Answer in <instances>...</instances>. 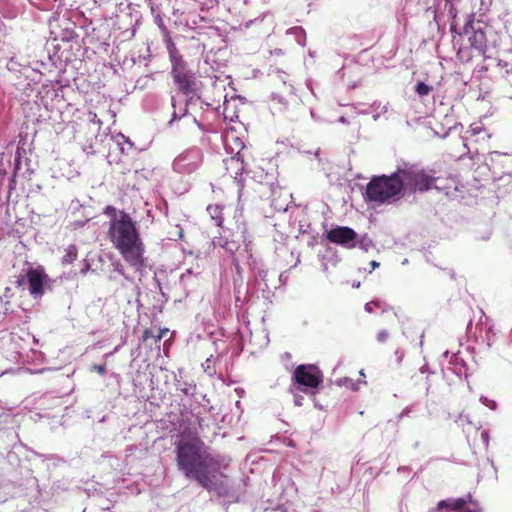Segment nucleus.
<instances>
[{"mask_svg": "<svg viewBox=\"0 0 512 512\" xmlns=\"http://www.w3.org/2000/svg\"><path fill=\"white\" fill-rule=\"evenodd\" d=\"M176 465L185 478L209 492L225 497L230 493L228 477L220 472L221 462L197 434L182 433L175 446Z\"/></svg>", "mask_w": 512, "mask_h": 512, "instance_id": "obj_1", "label": "nucleus"}, {"mask_svg": "<svg viewBox=\"0 0 512 512\" xmlns=\"http://www.w3.org/2000/svg\"><path fill=\"white\" fill-rule=\"evenodd\" d=\"M108 238L122 258L132 267L144 265V243L136 222L125 211H119L118 219L109 221Z\"/></svg>", "mask_w": 512, "mask_h": 512, "instance_id": "obj_2", "label": "nucleus"}, {"mask_svg": "<svg viewBox=\"0 0 512 512\" xmlns=\"http://www.w3.org/2000/svg\"><path fill=\"white\" fill-rule=\"evenodd\" d=\"M403 191V179L398 170L391 175L374 176L367 184L364 197L368 202L388 203L399 198Z\"/></svg>", "mask_w": 512, "mask_h": 512, "instance_id": "obj_3", "label": "nucleus"}, {"mask_svg": "<svg viewBox=\"0 0 512 512\" xmlns=\"http://www.w3.org/2000/svg\"><path fill=\"white\" fill-rule=\"evenodd\" d=\"M403 179V190L407 188L411 192H426L432 188L439 189L435 184L439 179L433 169H423L417 165L404 164L398 168Z\"/></svg>", "mask_w": 512, "mask_h": 512, "instance_id": "obj_4", "label": "nucleus"}, {"mask_svg": "<svg viewBox=\"0 0 512 512\" xmlns=\"http://www.w3.org/2000/svg\"><path fill=\"white\" fill-rule=\"evenodd\" d=\"M292 381L298 384V390L307 393L309 390L317 389L323 382V373L312 364L298 365L292 375Z\"/></svg>", "mask_w": 512, "mask_h": 512, "instance_id": "obj_5", "label": "nucleus"}, {"mask_svg": "<svg viewBox=\"0 0 512 512\" xmlns=\"http://www.w3.org/2000/svg\"><path fill=\"white\" fill-rule=\"evenodd\" d=\"M326 238L333 244L350 249L355 247L357 233L350 227L337 226L327 232Z\"/></svg>", "mask_w": 512, "mask_h": 512, "instance_id": "obj_6", "label": "nucleus"}, {"mask_svg": "<svg viewBox=\"0 0 512 512\" xmlns=\"http://www.w3.org/2000/svg\"><path fill=\"white\" fill-rule=\"evenodd\" d=\"M172 75L175 83L184 94H189L192 92L194 77L192 73L187 69V65L172 69Z\"/></svg>", "mask_w": 512, "mask_h": 512, "instance_id": "obj_7", "label": "nucleus"}, {"mask_svg": "<svg viewBox=\"0 0 512 512\" xmlns=\"http://www.w3.org/2000/svg\"><path fill=\"white\" fill-rule=\"evenodd\" d=\"M47 276L38 269H29L27 272V280L29 283V291L31 295L41 296L44 293V281Z\"/></svg>", "mask_w": 512, "mask_h": 512, "instance_id": "obj_8", "label": "nucleus"}, {"mask_svg": "<svg viewBox=\"0 0 512 512\" xmlns=\"http://www.w3.org/2000/svg\"><path fill=\"white\" fill-rule=\"evenodd\" d=\"M224 165L227 174L232 178H237L242 175L245 169L244 161L240 157L239 153L234 156L228 157L224 160Z\"/></svg>", "mask_w": 512, "mask_h": 512, "instance_id": "obj_9", "label": "nucleus"}, {"mask_svg": "<svg viewBox=\"0 0 512 512\" xmlns=\"http://www.w3.org/2000/svg\"><path fill=\"white\" fill-rule=\"evenodd\" d=\"M469 43L471 48L477 51L478 55H483L487 47V38L485 32L481 29L473 30L469 36Z\"/></svg>", "mask_w": 512, "mask_h": 512, "instance_id": "obj_10", "label": "nucleus"}, {"mask_svg": "<svg viewBox=\"0 0 512 512\" xmlns=\"http://www.w3.org/2000/svg\"><path fill=\"white\" fill-rule=\"evenodd\" d=\"M466 133L471 137L480 136L476 141L489 140L492 137L481 121L471 123Z\"/></svg>", "mask_w": 512, "mask_h": 512, "instance_id": "obj_11", "label": "nucleus"}, {"mask_svg": "<svg viewBox=\"0 0 512 512\" xmlns=\"http://www.w3.org/2000/svg\"><path fill=\"white\" fill-rule=\"evenodd\" d=\"M167 50L172 64V69L180 68L186 65L182 55L171 39H169L167 42Z\"/></svg>", "mask_w": 512, "mask_h": 512, "instance_id": "obj_12", "label": "nucleus"}, {"mask_svg": "<svg viewBox=\"0 0 512 512\" xmlns=\"http://www.w3.org/2000/svg\"><path fill=\"white\" fill-rule=\"evenodd\" d=\"M207 211L211 218L215 220L216 225L222 227L224 222L223 207L220 206L219 204H210L207 207Z\"/></svg>", "mask_w": 512, "mask_h": 512, "instance_id": "obj_13", "label": "nucleus"}, {"mask_svg": "<svg viewBox=\"0 0 512 512\" xmlns=\"http://www.w3.org/2000/svg\"><path fill=\"white\" fill-rule=\"evenodd\" d=\"M77 257H78L77 246L75 244H71L65 250V254L62 258V264H71L77 259Z\"/></svg>", "mask_w": 512, "mask_h": 512, "instance_id": "obj_14", "label": "nucleus"}, {"mask_svg": "<svg viewBox=\"0 0 512 512\" xmlns=\"http://www.w3.org/2000/svg\"><path fill=\"white\" fill-rule=\"evenodd\" d=\"M432 88L424 82H418L415 86V91L420 96H427L431 92Z\"/></svg>", "mask_w": 512, "mask_h": 512, "instance_id": "obj_15", "label": "nucleus"}, {"mask_svg": "<svg viewBox=\"0 0 512 512\" xmlns=\"http://www.w3.org/2000/svg\"><path fill=\"white\" fill-rule=\"evenodd\" d=\"M103 213L110 218V221H113L114 219H118V217H119V212L112 205L106 206L104 208Z\"/></svg>", "mask_w": 512, "mask_h": 512, "instance_id": "obj_16", "label": "nucleus"}, {"mask_svg": "<svg viewBox=\"0 0 512 512\" xmlns=\"http://www.w3.org/2000/svg\"><path fill=\"white\" fill-rule=\"evenodd\" d=\"M467 501L464 498L451 500V510L458 511L464 509Z\"/></svg>", "mask_w": 512, "mask_h": 512, "instance_id": "obj_17", "label": "nucleus"}, {"mask_svg": "<svg viewBox=\"0 0 512 512\" xmlns=\"http://www.w3.org/2000/svg\"><path fill=\"white\" fill-rule=\"evenodd\" d=\"M390 335L387 330H381L377 333L376 339L379 343H386L389 339Z\"/></svg>", "mask_w": 512, "mask_h": 512, "instance_id": "obj_18", "label": "nucleus"}, {"mask_svg": "<svg viewBox=\"0 0 512 512\" xmlns=\"http://www.w3.org/2000/svg\"><path fill=\"white\" fill-rule=\"evenodd\" d=\"M457 57L461 60V61H468L472 58V55L470 54H466L465 50L463 48H460L457 52Z\"/></svg>", "mask_w": 512, "mask_h": 512, "instance_id": "obj_19", "label": "nucleus"}, {"mask_svg": "<svg viewBox=\"0 0 512 512\" xmlns=\"http://www.w3.org/2000/svg\"><path fill=\"white\" fill-rule=\"evenodd\" d=\"M88 116H89V120H90L92 123H94V124L98 125V127H101V125H102V121L98 118V116H97V114H96L95 112L90 111V112L88 113Z\"/></svg>", "mask_w": 512, "mask_h": 512, "instance_id": "obj_20", "label": "nucleus"}, {"mask_svg": "<svg viewBox=\"0 0 512 512\" xmlns=\"http://www.w3.org/2000/svg\"><path fill=\"white\" fill-rule=\"evenodd\" d=\"M194 161V167H197L202 162V155L199 151L190 152Z\"/></svg>", "mask_w": 512, "mask_h": 512, "instance_id": "obj_21", "label": "nucleus"}, {"mask_svg": "<svg viewBox=\"0 0 512 512\" xmlns=\"http://www.w3.org/2000/svg\"><path fill=\"white\" fill-rule=\"evenodd\" d=\"M195 389L196 387L195 386H189V387H184V388H181V392L187 396H193L194 393H195Z\"/></svg>", "mask_w": 512, "mask_h": 512, "instance_id": "obj_22", "label": "nucleus"}, {"mask_svg": "<svg viewBox=\"0 0 512 512\" xmlns=\"http://www.w3.org/2000/svg\"><path fill=\"white\" fill-rule=\"evenodd\" d=\"M439 509H448L451 510V500H442L438 503Z\"/></svg>", "mask_w": 512, "mask_h": 512, "instance_id": "obj_23", "label": "nucleus"}, {"mask_svg": "<svg viewBox=\"0 0 512 512\" xmlns=\"http://www.w3.org/2000/svg\"><path fill=\"white\" fill-rule=\"evenodd\" d=\"M168 331L169 330L167 328L160 329L159 334L157 336H155V342L156 343L160 342L166 336Z\"/></svg>", "mask_w": 512, "mask_h": 512, "instance_id": "obj_24", "label": "nucleus"}, {"mask_svg": "<svg viewBox=\"0 0 512 512\" xmlns=\"http://www.w3.org/2000/svg\"><path fill=\"white\" fill-rule=\"evenodd\" d=\"M151 337H153L152 331L150 329H145L143 331V334H142V337H141V341L142 342H146Z\"/></svg>", "mask_w": 512, "mask_h": 512, "instance_id": "obj_25", "label": "nucleus"}, {"mask_svg": "<svg viewBox=\"0 0 512 512\" xmlns=\"http://www.w3.org/2000/svg\"><path fill=\"white\" fill-rule=\"evenodd\" d=\"M377 307L378 306V302H368L365 304V310L368 312V313H372L374 311V307Z\"/></svg>", "mask_w": 512, "mask_h": 512, "instance_id": "obj_26", "label": "nucleus"}, {"mask_svg": "<svg viewBox=\"0 0 512 512\" xmlns=\"http://www.w3.org/2000/svg\"><path fill=\"white\" fill-rule=\"evenodd\" d=\"M92 369L100 375H104L106 373V368L104 365H94Z\"/></svg>", "mask_w": 512, "mask_h": 512, "instance_id": "obj_27", "label": "nucleus"}, {"mask_svg": "<svg viewBox=\"0 0 512 512\" xmlns=\"http://www.w3.org/2000/svg\"><path fill=\"white\" fill-rule=\"evenodd\" d=\"M187 154H181L176 158V164L181 165V163L187 158Z\"/></svg>", "mask_w": 512, "mask_h": 512, "instance_id": "obj_28", "label": "nucleus"}, {"mask_svg": "<svg viewBox=\"0 0 512 512\" xmlns=\"http://www.w3.org/2000/svg\"><path fill=\"white\" fill-rule=\"evenodd\" d=\"M379 265H380V264H379L377 261H375V260H373V261H371V262H370V266H371V268H372L373 270H374V269H376V268H378V267H379Z\"/></svg>", "mask_w": 512, "mask_h": 512, "instance_id": "obj_29", "label": "nucleus"}, {"mask_svg": "<svg viewBox=\"0 0 512 512\" xmlns=\"http://www.w3.org/2000/svg\"><path fill=\"white\" fill-rule=\"evenodd\" d=\"M456 30V27L454 25H451V32H454Z\"/></svg>", "mask_w": 512, "mask_h": 512, "instance_id": "obj_30", "label": "nucleus"}, {"mask_svg": "<svg viewBox=\"0 0 512 512\" xmlns=\"http://www.w3.org/2000/svg\"><path fill=\"white\" fill-rule=\"evenodd\" d=\"M192 121H193V123H195L196 125H198V126H199V124H198V122L196 121V119H195V118H193V119H192Z\"/></svg>", "mask_w": 512, "mask_h": 512, "instance_id": "obj_31", "label": "nucleus"}, {"mask_svg": "<svg viewBox=\"0 0 512 512\" xmlns=\"http://www.w3.org/2000/svg\"><path fill=\"white\" fill-rule=\"evenodd\" d=\"M221 247H225L226 243H219Z\"/></svg>", "mask_w": 512, "mask_h": 512, "instance_id": "obj_32", "label": "nucleus"}]
</instances>
